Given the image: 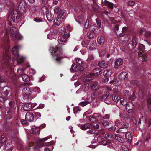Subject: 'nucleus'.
<instances>
[{
    "label": "nucleus",
    "instance_id": "obj_1",
    "mask_svg": "<svg viewBox=\"0 0 151 151\" xmlns=\"http://www.w3.org/2000/svg\"><path fill=\"white\" fill-rule=\"evenodd\" d=\"M17 9H12L9 11V17L13 22L18 23L20 22L22 18V14L20 11H25L27 6L25 2L22 0L18 2L17 5Z\"/></svg>",
    "mask_w": 151,
    "mask_h": 151
},
{
    "label": "nucleus",
    "instance_id": "obj_2",
    "mask_svg": "<svg viewBox=\"0 0 151 151\" xmlns=\"http://www.w3.org/2000/svg\"><path fill=\"white\" fill-rule=\"evenodd\" d=\"M9 40L8 36L7 35V34H6L4 38V42L2 45V47L5 52L2 56V59L3 62L9 68L11 72L12 73V70L14 66L15 65L14 64V62L16 61V59H17V58L13 57L12 61L13 63V65H10V64H12V63L10 62V61H11L10 60V55L8 53L9 48ZM16 61L17 62V61Z\"/></svg>",
    "mask_w": 151,
    "mask_h": 151
},
{
    "label": "nucleus",
    "instance_id": "obj_3",
    "mask_svg": "<svg viewBox=\"0 0 151 151\" xmlns=\"http://www.w3.org/2000/svg\"><path fill=\"white\" fill-rule=\"evenodd\" d=\"M138 47L137 51L139 56L141 57L140 60L143 62L147 61V55L144 50L145 46L143 44H139Z\"/></svg>",
    "mask_w": 151,
    "mask_h": 151
},
{
    "label": "nucleus",
    "instance_id": "obj_4",
    "mask_svg": "<svg viewBox=\"0 0 151 151\" xmlns=\"http://www.w3.org/2000/svg\"><path fill=\"white\" fill-rule=\"evenodd\" d=\"M49 50L52 55H55L56 56L55 60L58 63L60 62L63 56L61 52L59 50V49L56 46H53L50 48Z\"/></svg>",
    "mask_w": 151,
    "mask_h": 151
},
{
    "label": "nucleus",
    "instance_id": "obj_5",
    "mask_svg": "<svg viewBox=\"0 0 151 151\" xmlns=\"http://www.w3.org/2000/svg\"><path fill=\"white\" fill-rule=\"evenodd\" d=\"M24 83L21 84L20 85V88H24L22 90V94L23 98L24 99H29L32 93V90L29 88L25 87Z\"/></svg>",
    "mask_w": 151,
    "mask_h": 151
},
{
    "label": "nucleus",
    "instance_id": "obj_6",
    "mask_svg": "<svg viewBox=\"0 0 151 151\" xmlns=\"http://www.w3.org/2000/svg\"><path fill=\"white\" fill-rule=\"evenodd\" d=\"M10 33L12 40H21L23 37L17 30L14 27H12L10 30Z\"/></svg>",
    "mask_w": 151,
    "mask_h": 151
},
{
    "label": "nucleus",
    "instance_id": "obj_7",
    "mask_svg": "<svg viewBox=\"0 0 151 151\" xmlns=\"http://www.w3.org/2000/svg\"><path fill=\"white\" fill-rule=\"evenodd\" d=\"M19 47L17 46L14 47L12 49V52L14 57L17 58V62L18 63H20L23 62L25 59V58L22 56H20L18 53Z\"/></svg>",
    "mask_w": 151,
    "mask_h": 151
},
{
    "label": "nucleus",
    "instance_id": "obj_8",
    "mask_svg": "<svg viewBox=\"0 0 151 151\" xmlns=\"http://www.w3.org/2000/svg\"><path fill=\"white\" fill-rule=\"evenodd\" d=\"M93 73L89 74L87 76H86L84 78V80L85 82L89 81L91 80V78H90L91 76L100 75L102 73V72L101 69L99 68H97L93 70Z\"/></svg>",
    "mask_w": 151,
    "mask_h": 151
},
{
    "label": "nucleus",
    "instance_id": "obj_9",
    "mask_svg": "<svg viewBox=\"0 0 151 151\" xmlns=\"http://www.w3.org/2000/svg\"><path fill=\"white\" fill-rule=\"evenodd\" d=\"M84 28L86 29H89L94 34H96L97 32L96 27L91 22H89V21L88 22L87 21L84 25Z\"/></svg>",
    "mask_w": 151,
    "mask_h": 151
},
{
    "label": "nucleus",
    "instance_id": "obj_10",
    "mask_svg": "<svg viewBox=\"0 0 151 151\" xmlns=\"http://www.w3.org/2000/svg\"><path fill=\"white\" fill-rule=\"evenodd\" d=\"M70 35L69 34H66L61 37L58 40V45L60 47L65 45L67 41V39L70 37Z\"/></svg>",
    "mask_w": 151,
    "mask_h": 151
},
{
    "label": "nucleus",
    "instance_id": "obj_11",
    "mask_svg": "<svg viewBox=\"0 0 151 151\" xmlns=\"http://www.w3.org/2000/svg\"><path fill=\"white\" fill-rule=\"evenodd\" d=\"M124 94L125 96H127L129 99L131 100H134L136 99V96L135 95V92L134 91L132 92V94L131 95L128 90H125L124 92Z\"/></svg>",
    "mask_w": 151,
    "mask_h": 151
},
{
    "label": "nucleus",
    "instance_id": "obj_12",
    "mask_svg": "<svg viewBox=\"0 0 151 151\" xmlns=\"http://www.w3.org/2000/svg\"><path fill=\"white\" fill-rule=\"evenodd\" d=\"M137 40L136 37L134 36L132 39L131 43H129L128 46L130 48H131L132 49H133L135 48L137 44Z\"/></svg>",
    "mask_w": 151,
    "mask_h": 151
},
{
    "label": "nucleus",
    "instance_id": "obj_13",
    "mask_svg": "<svg viewBox=\"0 0 151 151\" xmlns=\"http://www.w3.org/2000/svg\"><path fill=\"white\" fill-rule=\"evenodd\" d=\"M109 93H108V92H106V94L101 98V100L104 101L106 103L109 104L111 103V102Z\"/></svg>",
    "mask_w": 151,
    "mask_h": 151
},
{
    "label": "nucleus",
    "instance_id": "obj_14",
    "mask_svg": "<svg viewBox=\"0 0 151 151\" xmlns=\"http://www.w3.org/2000/svg\"><path fill=\"white\" fill-rule=\"evenodd\" d=\"M119 116L122 119L126 120L129 118V113L126 111H122L120 113Z\"/></svg>",
    "mask_w": 151,
    "mask_h": 151
},
{
    "label": "nucleus",
    "instance_id": "obj_15",
    "mask_svg": "<svg viewBox=\"0 0 151 151\" xmlns=\"http://www.w3.org/2000/svg\"><path fill=\"white\" fill-rule=\"evenodd\" d=\"M34 116L33 113L27 112L25 115V119L29 122L33 121L34 120Z\"/></svg>",
    "mask_w": 151,
    "mask_h": 151
},
{
    "label": "nucleus",
    "instance_id": "obj_16",
    "mask_svg": "<svg viewBox=\"0 0 151 151\" xmlns=\"http://www.w3.org/2000/svg\"><path fill=\"white\" fill-rule=\"evenodd\" d=\"M128 77V73L126 72L121 73L119 75V78L122 81H124L127 79Z\"/></svg>",
    "mask_w": 151,
    "mask_h": 151
},
{
    "label": "nucleus",
    "instance_id": "obj_17",
    "mask_svg": "<svg viewBox=\"0 0 151 151\" xmlns=\"http://www.w3.org/2000/svg\"><path fill=\"white\" fill-rule=\"evenodd\" d=\"M86 16L85 14H82L78 16L77 18H76V21L79 23H81L84 22L86 18Z\"/></svg>",
    "mask_w": 151,
    "mask_h": 151
},
{
    "label": "nucleus",
    "instance_id": "obj_18",
    "mask_svg": "<svg viewBox=\"0 0 151 151\" xmlns=\"http://www.w3.org/2000/svg\"><path fill=\"white\" fill-rule=\"evenodd\" d=\"M66 14V11L64 9H60L59 14L58 15V17H61V19L65 18Z\"/></svg>",
    "mask_w": 151,
    "mask_h": 151
},
{
    "label": "nucleus",
    "instance_id": "obj_19",
    "mask_svg": "<svg viewBox=\"0 0 151 151\" xmlns=\"http://www.w3.org/2000/svg\"><path fill=\"white\" fill-rule=\"evenodd\" d=\"M57 34V32L56 30H54L53 32H50L47 35L48 38L51 40L55 38Z\"/></svg>",
    "mask_w": 151,
    "mask_h": 151
},
{
    "label": "nucleus",
    "instance_id": "obj_20",
    "mask_svg": "<svg viewBox=\"0 0 151 151\" xmlns=\"http://www.w3.org/2000/svg\"><path fill=\"white\" fill-rule=\"evenodd\" d=\"M78 127L83 130H86L87 129L90 128L91 127V125L89 124H86L84 125H81L80 124H78Z\"/></svg>",
    "mask_w": 151,
    "mask_h": 151
},
{
    "label": "nucleus",
    "instance_id": "obj_21",
    "mask_svg": "<svg viewBox=\"0 0 151 151\" xmlns=\"http://www.w3.org/2000/svg\"><path fill=\"white\" fill-rule=\"evenodd\" d=\"M10 90V88L7 86L4 87L3 88L0 87V90L3 91V93L6 96L8 95Z\"/></svg>",
    "mask_w": 151,
    "mask_h": 151
},
{
    "label": "nucleus",
    "instance_id": "obj_22",
    "mask_svg": "<svg viewBox=\"0 0 151 151\" xmlns=\"http://www.w3.org/2000/svg\"><path fill=\"white\" fill-rule=\"evenodd\" d=\"M89 45L88 46V49L91 50L96 48V42L94 41H91L89 44Z\"/></svg>",
    "mask_w": 151,
    "mask_h": 151
},
{
    "label": "nucleus",
    "instance_id": "obj_23",
    "mask_svg": "<svg viewBox=\"0 0 151 151\" xmlns=\"http://www.w3.org/2000/svg\"><path fill=\"white\" fill-rule=\"evenodd\" d=\"M24 110L26 111H29L32 109V106L31 103H27L24 104L22 106Z\"/></svg>",
    "mask_w": 151,
    "mask_h": 151
},
{
    "label": "nucleus",
    "instance_id": "obj_24",
    "mask_svg": "<svg viewBox=\"0 0 151 151\" xmlns=\"http://www.w3.org/2000/svg\"><path fill=\"white\" fill-rule=\"evenodd\" d=\"M40 128L39 127L33 126L32 128L31 132L35 134H38L40 133Z\"/></svg>",
    "mask_w": 151,
    "mask_h": 151
},
{
    "label": "nucleus",
    "instance_id": "obj_25",
    "mask_svg": "<svg viewBox=\"0 0 151 151\" xmlns=\"http://www.w3.org/2000/svg\"><path fill=\"white\" fill-rule=\"evenodd\" d=\"M104 138L107 140L111 141L114 139V136L111 133H106L105 135Z\"/></svg>",
    "mask_w": 151,
    "mask_h": 151
},
{
    "label": "nucleus",
    "instance_id": "obj_26",
    "mask_svg": "<svg viewBox=\"0 0 151 151\" xmlns=\"http://www.w3.org/2000/svg\"><path fill=\"white\" fill-rule=\"evenodd\" d=\"M123 63V60L121 58L116 59L115 60V65L116 66H119L121 65Z\"/></svg>",
    "mask_w": 151,
    "mask_h": 151
},
{
    "label": "nucleus",
    "instance_id": "obj_27",
    "mask_svg": "<svg viewBox=\"0 0 151 151\" xmlns=\"http://www.w3.org/2000/svg\"><path fill=\"white\" fill-rule=\"evenodd\" d=\"M46 17L47 19L49 22L52 21L54 19V15L50 12H48L46 14Z\"/></svg>",
    "mask_w": 151,
    "mask_h": 151
},
{
    "label": "nucleus",
    "instance_id": "obj_28",
    "mask_svg": "<svg viewBox=\"0 0 151 151\" xmlns=\"http://www.w3.org/2000/svg\"><path fill=\"white\" fill-rule=\"evenodd\" d=\"M63 19H61V17H58V16L54 21L55 24L57 26H59L63 21Z\"/></svg>",
    "mask_w": 151,
    "mask_h": 151
},
{
    "label": "nucleus",
    "instance_id": "obj_29",
    "mask_svg": "<svg viewBox=\"0 0 151 151\" xmlns=\"http://www.w3.org/2000/svg\"><path fill=\"white\" fill-rule=\"evenodd\" d=\"M98 65L101 68H105L107 67L108 64L105 61H101L98 63Z\"/></svg>",
    "mask_w": 151,
    "mask_h": 151
},
{
    "label": "nucleus",
    "instance_id": "obj_30",
    "mask_svg": "<svg viewBox=\"0 0 151 151\" xmlns=\"http://www.w3.org/2000/svg\"><path fill=\"white\" fill-rule=\"evenodd\" d=\"M112 73L111 70L109 69H107L105 70L104 72V76L106 77L110 76Z\"/></svg>",
    "mask_w": 151,
    "mask_h": 151
},
{
    "label": "nucleus",
    "instance_id": "obj_31",
    "mask_svg": "<svg viewBox=\"0 0 151 151\" xmlns=\"http://www.w3.org/2000/svg\"><path fill=\"white\" fill-rule=\"evenodd\" d=\"M125 137L126 140L129 142L131 141L132 137L130 132H128L126 133H125Z\"/></svg>",
    "mask_w": 151,
    "mask_h": 151
},
{
    "label": "nucleus",
    "instance_id": "obj_32",
    "mask_svg": "<svg viewBox=\"0 0 151 151\" xmlns=\"http://www.w3.org/2000/svg\"><path fill=\"white\" fill-rule=\"evenodd\" d=\"M97 41L99 44L101 45L104 43L105 40L104 37H99L97 38Z\"/></svg>",
    "mask_w": 151,
    "mask_h": 151
},
{
    "label": "nucleus",
    "instance_id": "obj_33",
    "mask_svg": "<svg viewBox=\"0 0 151 151\" xmlns=\"http://www.w3.org/2000/svg\"><path fill=\"white\" fill-rule=\"evenodd\" d=\"M90 41L89 40L85 39L82 43V45L83 47H86L88 49V46L89 45Z\"/></svg>",
    "mask_w": 151,
    "mask_h": 151
},
{
    "label": "nucleus",
    "instance_id": "obj_34",
    "mask_svg": "<svg viewBox=\"0 0 151 151\" xmlns=\"http://www.w3.org/2000/svg\"><path fill=\"white\" fill-rule=\"evenodd\" d=\"M126 108L127 110H129L133 108V104L131 102H127V104L125 105Z\"/></svg>",
    "mask_w": 151,
    "mask_h": 151
},
{
    "label": "nucleus",
    "instance_id": "obj_35",
    "mask_svg": "<svg viewBox=\"0 0 151 151\" xmlns=\"http://www.w3.org/2000/svg\"><path fill=\"white\" fill-rule=\"evenodd\" d=\"M115 139L121 143H123L124 142V139L120 135H116L115 136Z\"/></svg>",
    "mask_w": 151,
    "mask_h": 151
},
{
    "label": "nucleus",
    "instance_id": "obj_36",
    "mask_svg": "<svg viewBox=\"0 0 151 151\" xmlns=\"http://www.w3.org/2000/svg\"><path fill=\"white\" fill-rule=\"evenodd\" d=\"M110 83L113 84L116 87H117L119 84L118 81L116 79H114L112 80L110 82Z\"/></svg>",
    "mask_w": 151,
    "mask_h": 151
},
{
    "label": "nucleus",
    "instance_id": "obj_37",
    "mask_svg": "<svg viewBox=\"0 0 151 151\" xmlns=\"http://www.w3.org/2000/svg\"><path fill=\"white\" fill-rule=\"evenodd\" d=\"M83 67L79 65L76 66L75 69L73 70V71L79 72H81L83 70Z\"/></svg>",
    "mask_w": 151,
    "mask_h": 151
},
{
    "label": "nucleus",
    "instance_id": "obj_38",
    "mask_svg": "<svg viewBox=\"0 0 151 151\" xmlns=\"http://www.w3.org/2000/svg\"><path fill=\"white\" fill-rule=\"evenodd\" d=\"M22 78L23 80L24 81H30L29 77L26 74H23L22 76Z\"/></svg>",
    "mask_w": 151,
    "mask_h": 151
},
{
    "label": "nucleus",
    "instance_id": "obj_39",
    "mask_svg": "<svg viewBox=\"0 0 151 151\" xmlns=\"http://www.w3.org/2000/svg\"><path fill=\"white\" fill-rule=\"evenodd\" d=\"M113 101L115 102H118L120 99V97L117 95H114L112 97Z\"/></svg>",
    "mask_w": 151,
    "mask_h": 151
},
{
    "label": "nucleus",
    "instance_id": "obj_40",
    "mask_svg": "<svg viewBox=\"0 0 151 151\" xmlns=\"http://www.w3.org/2000/svg\"><path fill=\"white\" fill-rule=\"evenodd\" d=\"M104 3L105 5L108 6L109 8L111 9H113V8L114 4L113 3L109 2L106 0H105Z\"/></svg>",
    "mask_w": 151,
    "mask_h": 151
},
{
    "label": "nucleus",
    "instance_id": "obj_41",
    "mask_svg": "<svg viewBox=\"0 0 151 151\" xmlns=\"http://www.w3.org/2000/svg\"><path fill=\"white\" fill-rule=\"evenodd\" d=\"M9 105L10 107L13 109H15L17 106V104L15 102H10L9 103Z\"/></svg>",
    "mask_w": 151,
    "mask_h": 151
},
{
    "label": "nucleus",
    "instance_id": "obj_42",
    "mask_svg": "<svg viewBox=\"0 0 151 151\" xmlns=\"http://www.w3.org/2000/svg\"><path fill=\"white\" fill-rule=\"evenodd\" d=\"M4 150L6 151H12V148L11 145L8 144L4 147Z\"/></svg>",
    "mask_w": 151,
    "mask_h": 151
},
{
    "label": "nucleus",
    "instance_id": "obj_43",
    "mask_svg": "<svg viewBox=\"0 0 151 151\" xmlns=\"http://www.w3.org/2000/svg\"><path fill=\"white\" fill-rule=\"evenodd\" d=\"M41 11L43 14H47L48 12H49L46 6L43 7L41 9Z\"/></svg>",
    "mask_w": 151,
    "mask_h": 151
},
{
    "label": "nucleus",
    "instance_id": "obj_44",
    "mask_svg": "<svg viewBox=\"0 0 151 151\" xmlns=\"http://www.w3.org/2000/svg\"><path fill=\"white\" fill-rule=\"evenodd\" d=\"M40 90L38 87H35L32 90V92L36 93V94L39 93H40Z\"/></svg>",
    "mask_w": 151,
    "mask_h": 151
},
{
    "label": "nucleus",
    "instance_id": "obj_45",
    "mask_svg": "<svg viewBox=\"0 0 151 151\" xmlns=\"http://www.w3.org/2000/svg\"><path fill=\"white\" fill-rule=\"evenodd\" d=\"M129 124L128 123L126 124H125L122 126V128L119 129L117 131V132L118 133V132H120L122 133V129H126L127 127H129Z\"/></svg>",
    "mask_w": 151,
    "mask_h": 151
},
{
    "label": "nucleus",
    "instance_id": "obj_46",
    "mask_svg": "<svg viewBox=\"0 0 151 151\" xmlns=\"http://www.w3.org/2000/svg\"><path fill=\"white\" fill-rule=\"evenodd\" d=\"M120 103L123 106H125L127 103V102L126 100L124 98H121L120 99Z\"/></svg>",
    "mask_w": 151,
    "mask_h": 151
},
{
    "label": "nucleus",
    "instance_id": "obj_47",
    "mask_svg": "<svg viewBox=\"0 0 151 151\" xmlns=\"http://www.w3.org/2000/svg\"><path fill=\"white\" fill-rule=\"evenodd\" d=\"M35 73V71L33 69H30L27 71V73L32 76Z\"/></svg>",
    "mask_w": 151,
    "mask_h": 151
},
{
    "label": "nucleus",
    "instance_id": "obj_48",
    "mask_svg": "<svg viewBox=\"0 0 151 151\" xmlns=\"http://www.w3.org/2000/svg\"><path fill=\"white\" fill-rule=\"evenodd\" d=\"M91 87L93 89H94L95 91L99 89V86L97 83H95L92 84Z\"/></svg>",
    "mask_w": 151,
    "mask_h": 151
},
{
    "label": "nucleus",
    "instance_id": "obj_49",
    "mask_svg": "<svg viewBox=\"0 0 151 151\" xmlns=\"http://www.w3.org/2000/svg\"><path fill=\"white\" fill-rule=\"evenodd\" d=\"M6 140V138L4 137H0V147L5 142Z\"/></svg>",
    "mask_w": 151,
    "mask_h": 151
},
{
    "label": "nucleus",
    "instance_id": "obj_50",
    "mask_svg": "<svg viewBox=\"0 0 151 151\" xmlns=\"http://www.w3.org/2000/svg\"><path fill=\"white\" fill-rule=\"evenodd\" d=\"M101 144L103 145H108L107 147H110V143L109 142H108L106 141L105 140H103V141L101 143Z\"/></svg>",
    "mask_w": 151,
    "mask_h": 151
},
{
    "label": "nucleus",
    "instance_id": "obj_51",
    "mask_svg": "<svg viewBox=\"0 0 151 151\" xmlns=\"http://www.w3.org/2000/svg\"><path fill=\"white\" fill-rule=\"evenodd\" d=\"M119 29V26L118 25H116L115 27L114 28V29L115 31H116V34L117 35H121V33L119 31H118V29Z\"/></svg>",
    "mask_w": 151,
    "mask_h": 151
},
{
    "label": "nucleus",
    "instance_id": "obj_52",
    "mask_svg": "<svg viewBox=\"0 0 151 151\" xmlns=\"http://www.w3.org/2000/svg\"><path fill=\"white\" fill-rule=\"evenodd\" d=\"M89 119L90 121L93 122H95L97 120L96 118L93 116V115L90 116Z\"/></svg>",
    "mask_w": 151,
    "mask_h": 151
},
{
    "label": "nucleus",
    "instance_id": "obj_53",
    "mask_svg": "<svg viewBox=\"0 0 151 151\" xmlns=\"http://www.w3.org/2000/svg\"><path fill=\"white\" fill-rule=\"evenodd\" d=\"M144 119H145V122L146 124L148 125V126L149 127L151 125V119L149 118H144Z\"/></svg>",
    "mask_w": 151,
    "mask_h": 151
},
{
    "label": "nucleus",
    "instance_id": "obj_54",
    "mask_svg": "<svg viewBox=\"0 0 151 151\" xmlns=\"http://www.w3.org/2000/svg\"><path fill=\"white\" fill-rule=\"evenodd\" d=\"M127 29V27H123L122 28V34H121L120 35V36H123V35H124L125 32L126 31Z\"/></svg>",
    "mask_w": 151,
    "mask_h": 151
},
{
    "label": "nucleus",
    "instance_id": "obj_55",
    "mask_svg": "<svg viewBox=\"0 0 151 151\" xmlns=\"http://www.w3.org/2000/svg\"><path fill=\"white\" fill-rule=\"evenodd\" d=\"M81 110V108L78 106L74 107L73 108L74 113L75 114L76 113Z\"/></svg>",
    "mask_w": 151,
    "mask_h": 151
},
{
    "label": "nucleus",
    "instance_id": "obj_56",
    "mask_svg": "<svg viewBox=\"0 0 151 151\" xmlns=\"http://www.w3.org/2000/svg\"><path fill=\"white\" fill-rule=\"evenodd\" d=\"M87 132L88 133L91 134H96L97 133L96 132V131L93 129H91L90 130L88 131Z\"/></svg>",
    "mask_w": 151,
    "mask_h": 151
},
{
    "label": "nucleus",
    "instance_id": "obj_57",
    "mask_svg": "<svg viewBox=\"0 0 151 151\" xmlns=\"http://www.w3.org/2000/svg\"><path fill=\"white\" fill-rule=\"evenodd\" d=\"M94 57L93 55L91 54H89L87 60L88 61H92L94 60Z\"/></svg>",
    "mask_w": 151,
    "mask_h": 151
},
{
    "label": "nucleus",
    "instance_id": "obj_58",
    "mask_svg": "<svg viewBox=\"0 0 151 151\" xmlns=\"http://www.w3.org/2000/svg\"><path fill=\"white\" fill-rule=\"evenodd\" d=\"M54 13L55 14H57L59 11L60 10L59 7L56 6L54 8Z\"/></svg>",
    "mask_w": 151,
    "mask_h": 151
},
{
    "label": "nucleus",
    "instance_id": "obj_59",
    "mask_svg": "<svg viewBox=\"0 0 151 151\" xmlns=\"http://www.w3.org/2000/svg\"><path fill=\"white\" fill-rule=\"evenodd\" d=\"M41 114L40 113L38 112H35V117L36 119H38L40 118Z\"/></svg>",
    "mask_w": 151,
    "mask_h": 151
},
{
    "label": "nucleus",
    "instance_id": "obj_60",
    "mask_svg": "<svg viewBox=\"0 0 151 151\" xmlns=\"http://www.w3.org/2000/svg\"><path fill=\"white\" fill-rule=\"evenodd\" d=\"M85 84H84V85ZM88 86L89 85L88 83L86 84V85H84L83 87L82 88L83 89V90L84 91H86L88 89Z\"/></svg>",
    "mask_w": 151,
    "mask_h": 151
},
{
    "label": "nucleus",
    "instance_id": "obj_61",
    "mask_svg": "<svg viewBox=\"0 0 151 151\" xmlns=\"http://www.w3.org/2000/svg\"><path fill=\"white\" fill-rule=\"evenodd\" d=\"M76 62L78 65H80L82 63V60L79 58H77L76 59Z\"/></svg>",
    "mask_w": 151,
    "mask_h": 151
},
{
    "label": "nucleus",
    "instance_id": "obj_62",
    "mask_svg": "<svg viewBox=\"0 0 151 151\" xmlns=\"http://www.w3.org/2000/svg\"><path fill=\"white\" fill-rule=\"evenodd\" d=\"M88 104V102L87 101L85 102H82L80 103L79 105L82 106H84Z\"/></svg>",
    "mask_w": 151,
    "mask_h": 151
},
{
    "label": "nucleus",
    "instance_id": "obj_63",
    "mask_svg": "<svg viewBox=\"0 0 151 151\" xmlns=\"http://www.w3.org/2000/svg\"><path fill=\"white\" fill-rule=\"evenodd\" d=\"M109 122L107 120H103L102 123V124L104 126H106L108 125Z\"/></svg>",
    "mask_w": 151,
    "mask_h": 151
},
{
    "label": "nucleus",
    "instance_id": "obj_64",
    "mask_svg": "<svg viewBox=\"0 0 151 151\" xmlns=\"http://www.w3.org/2000/svg\"><path fill=\"white\" fill-rule=\"evenodd\" d=\"M106 52L105 51H103L102 52L99 51V55L100 57H102L104 56V55L105 54Z\"/></svg>",
    "mask_w": 151,
    "mask_h": 151
}]
</instances>
